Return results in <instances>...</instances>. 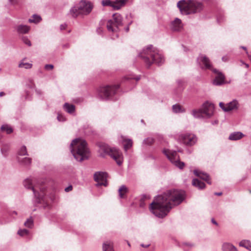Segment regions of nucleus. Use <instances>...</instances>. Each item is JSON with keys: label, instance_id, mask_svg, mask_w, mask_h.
<instances>
[{"label": "nucleus", "instance_id": "nucleus-46", "mask_svg": "<svg viewBox=\"0 0 251 251\" xmlns=\"http://www.w3.org/2000/svg\"><path fill=\"white\" fill-rule=\"evenodd\" d=\"M9 2L11 5H15L18 3V0H9Z\"/></svg>", "mask_w": 251, "mask_h": 251}, {"label": "nucleus", "instance_id": "nucleus-47", "mask_svg": "<svg viewBox=\"0 0 251 251\" xmlns=\"http://www.w3.org/2000/svg\"><path fill=\"white\" fill-rule=\"evenodd\" d=\"M67 26V25L65 23L61 24L60 26V29L61 30L65 29Z\"/></svg>", "mask_w": 251, "mask_h": 251}, {"label": "nucleus", "instance_id": "nucleus-53", "mask_svg": "<svg viewBox=\"0 0 251 251\" xmlns=\"http://www.w3.org/2000/svg\"><path fill=\"white\" fill-rule=\"evenodd\" d=\"M130 78H132L131 77ZM135 79L136 81H138L140 79V76H137L136 77L133 78Z\"/></svg>", "mask_w": 251, "mask_h": 251}, {"label": "nucleus", "instance_id": "nucleus-10", "mask_svg": "<svg viewBox=\"0 0 251 251\" xmlns=\"http://www.w3.org/2000/svg\"><path fill=\"white\" fill-rule=\"evenodd\" d=\"M178 141L188 146L194 145L197 141L196 136L190 133H183L179 135Z\"/></svg>", "mask_w": 251, "mask_h": 251}, {"label": "nucleus", "instance_id": "nucleus-52", "mask_svg": "<svg viewBox=\"0 0 251 251\" xmlns=\"http://www.w3.org/2000/svg\"><path fill=\"white\" fill-rule=\"evenodd\" d=\"M13 215H17V212L15 211H13L11 212V216H13Z\"/></svg>", "mask_w": 251, "mask_h": 251}, {"label": "nucleus", "instance_id": "nucleus-14", "mask_svg": "<svg viewBox=\"0 0 251 251\" xmlns=\"http://www.w3.org/2000/svg\"><path fill=\"white\" fill-rule=\"evenodd\" d=\"M107 174L105 172H98L95 173L94 175V178L95 181L97 182V185L106 186L107 185Z\"/></svg>", "mask_w": 251, "mask_h": 251}, {"label": "nucleus", "instance_id": "nucleus-3", "mask_svg": "<svg viewBox=\"0 0 251 251\" xmlns=\"http://www.w3.org/2000/svg\"><path fill=\"white\" fill-rule=\"evenodd\" d=\"M70 148L71 153L77 161L81 162L88 158L89 151L85 141L75 139L72 141Z\"/></svg>", "mask_w": 251, "mask_h": 251}, {"label": "nucleus", "instance_id": "nucleus-29", "mask_svg": "<svg viewBox=\"0 0 251 251\" xmlns=\"http://www.w3.org/2000/svg\"><path fill=\"white\" fill-rule=\"evenodd\" d=\"M123 141L124 142V147L125 150L126 151L129 148H130L132 146V141L131 139H124Z\"/></svg>", "mask_w": 251, "mask_h": 251}, {"label": "nucleus", "instance_id": "nucleus-37", "mask_svg": "<svg viewBox=\"0 0 251 251\" xmlns=\"http://www.w3.org/2000/svg\"><path fill=\"white\" fill-rule=\"evenodd\" d=\"M24 225L28 228H31L33 226V221L32 218H30L27 219L25 222Z\"/></svg>", "mask_w": 251, "mask_h": 251}, {"label": "nucleus", "instance_id": "nucleus-50", "mask_svg": "<svg viewBox=\"0 0 251 251\" xmlns=\"http://www.w3.org/2000/svg\"><path fill=\"white\" fill-rule=\"evenodd\" d=\"M211 222L212 223V224L216 225V226H218V223L214 219L212 218L211 219Z\"/></svg>", "mask_w": 251, "mask_h": 251}, {"label": "nucleus", "instance_id": "nucleus-43", "mask_svg": "<svg viewBox=\"0 0 251 251\" xmlns=\"http://www.w3.org/2000/svg\"><path fill=\"white\" fill-rule=\"evenodd\" d=\"M219 106L225 112V109H226V104H225L223 102H221L219 103Z\"/></svg>", "mask_w": 251, "mask_h": 251}, {"label": "nucleus", "instance_id": "nucleus-54", "mask_svg": "<svg viewBox=\"0 0 251 251\" xmlns=\"http://www.w3.org/2000/svg\"><path fill=\"white\" fill-rule=\"evenodd\" d=\"M36 92L38 95H41L42 94V92L39 90H36Z\"/></svg>", "mask_w": 251, "mask_h": 251}, {"label": "nucleus", "instance_id": "nucleus-36", "mask_svg": "<svg viewBox=\"0 0 251 251\" xmlns=\"http://www.w3.org/2000/svg\"><path fill=\"white\" fill-rule=\"evenodd\" d=\"M42 20L41 17H32L31 18L28 19V22L36 24L40 23Z\"/></svg>", "mask_w": 251, "mask_h": 251}, {"label": "nucleus", "instance_id": "nucleus-16", "mask_svg": "<svg viewBox=\"0 0 251 251\" xmlns=\"http://www.w3.org/2000/svg\"><path fill=\"white\" fill-rule=\"evenodd\" d=\"M183 25L180 19L176 18L172 23V29L173 31H178L182 28Z\"/></svg>", "mask_w": 251, "mask_h": 251}, {"label": "nucleus", "instance_id": "nucleus-56", "mask_svg": "<svg viewBox=\"0 0 251 251\" xmlns=\"http://www.w3.org/2000/svg\"><path fill=\"white\" fill-rule=\"evenodd\" d=\"M5 95V93L3 92H0V97H2Z\"/></svg>", "mask_w": 251, "mask_h": 251}, {"label": "nucleus", "instance_id": "nucleus-4", "mask_svg": "<svg viewBox=\"0 0 251 251\" xmlns=\"http://www.w3.org/2000/svg\"><path fill=\"white\" fill-rule=\"evenodd\" d=\"M177 7L182 15L196 14L203 9L202 2L195 0H181L177 3Z\"/></svg>", "mask_w": 251, "mask_h": 251}, {"label": "nucleus", "instance_id": "nucleus-49", "mask_svg": "<svg viewBox=\"0 0 251 251\" xmlns=\"http://www.w3.org/2000/svg\"><path fill=\"white\" fill-rule=\"evenodd\" d=\"M223 20V17H218L217 18V21L218 23L221 22V21Z\"/></svg>", "mask_w": 251, "mask_h": 251}, {"label": "nucleus", "instance_id": "nucleus-63", "mask_svg": "<svg viewBox=\"0 0 251 251\" xmlns=\"http://www.w3.org/2000/svg\"><path fill=\"white\" fill-rule=\"evenodd\" d=\"M222 60L224 61V60H225V58L223 57L222 58Z\"/></svg>", "mask_w": 251, "mask_h": 251}, {"label": "nucleus", "instance_id": "nucleus-15", "mask_svg": "<svg viewBox=\"0 0 251 251\" xmlns=\"http://www.w3.org/2000/svg\"><path fill=\"white\" fill-rule=\"evenodd\" d=\"M194 174L196 176L199 177L201 179L205 180L208 184H211V182L210 181L209 176L207 174L202 172L201 171H200L198 170H194Z\"/></svg>", "mask_w": 251, "mask_h": 251}, {"label": "nucleus", "instance_id": "nucleus-40", "mask_svg": "<svg viewBox=\"0 0 251 251\" xmlns=\"http://www.w3.org/2000/svg\"><path fill=\"white\" fill-rule=\"evenodd\" d=\"M154 142V139L152 138L149 137L145 139L143 141V143L150 145L153 143Z\"/></svg>", "mask_w": 251, "mask_h": 251}, {"label": "nucleus", "instance_id": "nucleus-17", "mask_svg": "<svg viewBox=\"0 0 251 251\" xmlns=\"http://www.w3.org/2000/svg\"><path fill=\"white\" fill-rule=\"evenodd\" d=\"M239 104L238 101L234 100L232 101L226 103V109L225 112H229L234 110H237L239 107Z\"/></svg>", "mask_w": 251, "mask_h": 251}, {"label": "nucleus", "instance_id": "nucleus-19", "mask_svg": "<svg viewBox=\"0 0 251 251\" xmlns=\"http://www.w3.org/2000/svg\"><path fill=\"white\" fill-rule=\"evenodd\" d=\"M244 134L239 131L231 133L228 137V139L232 141H236L241 139Z\"/></svg>", "mask_w": 251, "mask_h": 251}, {"label": "nucleus", "instance_id": "nucleus-11", "mask_svg": "<svg viewBox=\"0 0 251 251\" xmlns=\"http://www.w3.org/2000/svg\"><path fill=\"white\" fill-rule=\"evenodd\" d=\"M24 185L26 189H31L34 194V197L37 199V202H40V201L43 199V195L40 194L36 190V188L33 186L32 180L30 178H27L24 181Z\"/></svg>", "mask_w": 251, "mask_h": 251}, {"label": "nucleus", "instance_id": "nucleus-25", "mask_svg": "<svg viewBox=\"0 0 251 251\" xmlns=\"http://www.w3.org/2000/svg\"><path fill=\"white\" fill-rule=\"evenodd\" d=\"M192 185L200 189H203L205 186L204 183L197 178H194L193 179Z\"/></svg>", "mask_w": 251, "mask_h": 251}, {"label": "nucleus", "instance_id": "nucleus-2", "mask_svg": "<svg viewBox=\"0 0 251 251\" xmlns=\"http://www.w3.org/2000/svg\"><path fill=\"white\" fill-rule=\"evenodd\" d=\"M138 56L144 60L148 67L153 63L160 66L164 62V58L162 55L151 45L143 49V51L139 53Z\"/></svg>", "mask_w": 251, "mask_h": 251}, {"label": "nucleus", "instance_id": "nucleus-9", "mask_svg": "<svg viewBox=\"0 0 251 251\" xmlns=\"http://www.w3.org/2000/svg\"><path fill=\"white\" fill-rule=\"evenodd\" d=\"M163 152L176 167L180 169H182L184 168L185 163L179 160L176 151L164 149Z\"/></svg>", "mask_w": 251, "mask_h": 251}, {"label": "nucleus", "instance_id": "nucleus-23", "mask_svg": "<svg viewBox=\"0 0 251 251\" xmlns=\"http://www.w3.org/2000/svg\"><path fill=\"white\" fill-rule=\"evenodd\" d=\"M30 29V27L25 25H19L17 27V32L20 34L27 33Z\"/></svg>", "mask_w": 251, "mask_h": 251}, {"label": "nucleus", "instance_id": "nucleus-1", "mask_svg": "<svg viewBox=\"0 0 251 251\" xmlns=\"http://www.w3.org/2000/svg\"><path fill=\"white\" fill-rule=\"evenodd\" d=\"M185 199V193L182 190L172 189L158 195L150 204L151 212L158 218L166 216L174 206L180 204Z\"/></svg>", "mask_w": 251, "mask_h": 251}, {"label": "nucleus", "instance_id": "nucleus-7", "mask_svg": "<svg viewBox=\"0 0 251 251\" xmlns=\"http://www.w3.org/2000/svg\"><path fill=\"white\" fill-rule=\"evenodd\" d=\"M94 6V3L89 0H81L77 6H74L70 9V12L75 14L82 12L86 15H88L92 12Z\"/></svg>", "mask_w": 251, "mask_h": 251}, {"label": "nucleus", "instance_id": "nucleus-33", "mask_svg": "<svg viewBox=\"0 0 251 251\" xmlns=\"http://www.w3.org/2000/svg\"><path fill=\"white\" fill-rule=\"evenodd\" d=\"M24 61V59H23L22 61L20 63V64H19V67L24 68L26 69H30L32 67V64L29 63H25Z\"/></svg>", "mask_w": 251, "mask_h": 251}, {"label": "nucleus", "instance_id": "nucleus-35", "mask_svg": "<svg viewBox=\"0 0 251 251\" xmlns=\"http://www.w3.org/2000/svg\"><path fill=\"white\" fill-rule=\"evenodd\" d=\"M150 199V197L149 195H143L142 196V197L140 199V206L141 207H144L145 205H146L145 203L144 202V201L146 200Z\"/></svg>", "mask_w": 251, "mask_h": 251}, {"label": "nucleus", "instance_id": "nucleus-12", "mask_svg": "<svg viewBox=\"0 0 251 251\" xmlns=\"http://www.w3.org/2000/svg\"><path fill=\"white\" fill-rule=\"evenodd\" d=\"M201 108L205 118H209L213 116L214 110V106L213 103L206 101L203 103Z\"/></svg>", "mask_w": 251, "mask_h": 251}, {"label": "nucleus", "instance_id": "nucleus-51", "mask_svg": "<svg viewBox=\"0 0 251 251\" xmlns=\"http://www.w3.org/2000/svg\"><path fill=\"white\" fill-rule=\"evenodd\" d=\"M150 246V244H147V245H145L144 244H141V247H142L143 248H148Z\"/></svg>", "mask_w": 251, "mask_h": 251}, {"label": "nucleus", "instance_id": "nucleus-42", "mask_svg": "<svg viewBox=\"0 0 251 251\" xmlns=\"http://www.w3.org/2000/svg\"><path fill=\"white\" fill-rule=\"evenodd\" d=\"M53 65L52 64H46L45 66V69L47 70H51L53 69Z\"/></svg>", "mask_w": 251, "mask_h": 251}, {"label": "nucleus", "instance_id": "nucleus-8", "mask_svg": "<svg viewBox=\"0 0 251 251\" xmlns=\"http://www.w3.org/2000/svg\"><path fill=\"white\" fill-rule=\"evenodd\" d=\"M119 88V85L100 87L98 90L99 96L102 99L107 100L110 99L116 93Z\"/></svg>", "mask_w": 251, "mask_h": 251}, {"label": "nucleus", "instance_id": "nucleus-62", "mask_svg": "<svg viewBox=\"0 0 251 251\" xmlns=\"http://www.w3.org/2000/svg\"><path fill=\"white\" fill-rule=\"evenodd\" d=\"M177 151H178V152H181L182 151H181V150H177Z\"/></svg>", "mask_w": 251, "mask_h": 251}, {"label": "nucleus", "instance_id": "nucleus-60", "mask_svg": "<svg viewBox=\"0 0 251 251\" xmlns=\"http://www.w3.org/2000/svg\"><path fill=\"white\" fill-rule=\"evenodd\" d=\"M248 57L251 61V54H248Z\"/></svg>", "mask_w": 251, "mask_h": 251}, {"label": "nucleus", "instance_id": "nucleus-61", "mask_svg": "<svg viewBox=\"0 0 251 251\" xmlns=\"http://www.w3.org/2000/svg\"><path fill=\"white\" fill-rule=\"evenodd\" d=\"M241 48H242V49H243L244 50H247V48H246V47H241Z\"/></svg>", "mask_w": 251, "mask_h": 251}, {"label": "nucleus", "instance_id": "nucleus-44", "mask_svg": "<svg viewBox=\"0 0 251 251\" xmlns=\"http://www.w3.org/2000/svg\"><path fill=\"white\" fill-rule=\"evenodd\" d=\"M57 120L60 122H63L65 120V119L63 116L58 114L57 116Z\"/></svg>", "mask_w": 251, "mask_h": 251}, {"label": "nucleus", "instance_id": "nucleus-6", "mask_svg": "<svg viewBox=\"0 0 251 251\" xmlns=\"http://www.w3.org/2000/svg\"><path fill=\"white\" fill-rule=\"evenodd\" d=\"M98 146L99 147V152L101 157H104L105 155H109L116 161L118 165L122 164V161L120 160L122 153L118 149L111 148L102 143H98Z\"/></svg>", "mask_w": 251, "mask_h": 251}, {"label": "nucleus", "instance_id": "nucleus-34", "mask_svg": "<svg viewBox=\"0 0 251 251\" xmlns=\"http://www.w3.org/2000/svg\"><path fill=\"white\" fill-rule=\"evenodd\" d=\"M3 131H6L7 134H10L13 132L12 128L8 125H2L0 128Z\"/></svg>", "mask_w": 251, "mask_h": 251}, {"label": "nucleus", "instance_id": "nucleus-28", "mask_svg": "<svg viewBox=\"0 0 251 251\" xmlns=\"http://www.w3.org/2000/svg\"><path fill=\"white\" fill-rule=\"evenodd\" d=\"M172 110L174 113H183L185 112V109L183 108L180 105L176 104L173 105Z\"/></svg>", "mask_w": 251, "mask_h": 251}, {"label": "nucleus", "instance_id": "nucleus-39", "mask_svg": "<svg viewBox=\"0 0 251 251\" xmlns=\"http://www.w3.org/2000/svg\"><path fill=\"white\" fill-rule=\"evenodd\" d=\"M29 233V231L26 229H20L18 231V234L21 236H24L27 235Z\"/></svg>", "mask_w": 251, "mask_h": 251}, {"label": "nucleus", "instance_id": "nucleus-41", "mask_svg": "<svg viewBox=\"0 0 251 251\" xmlns=\"http://www.w3.org/2000/svg\"><path fill=\"white\" fill-rule=\"evenodd\" d=\"M22 40L24 43L28 45V46H31V44L29 40L26 37H23L22 38Z\"/></svg>", "mask_w": 251, "mask_h": 251}, {"label": "nucleus", "instance_id": "nucleus-13", "mask_svg": "<svg viewBox=\"0 0 251 251\" xmlns=\"http://www.w3.org/2000/svg\"><path fill=\"white\" fill-rule=\"evenodd\" d=\"M113 18L107 21L106 27L108 31L112 32L117 31L118 26L121 25L120 17H113Z\"/></svg>", "mask_w": 251, "mask_h": 251}, {"label": "nucleus", "instance_id": "nucleus-55", "mask_svg": "<svg viewBox=\"0 0 251 251\" xmlns=\"http://www.w3.org/2000/svg\"><path fill=\"white\" fill-rule=\"evenodd\" d=\"M215 195H217V196H221L222 193L221 192H219V193H215L214 194Z\"/></svg>", "mask_w": 251, "mask_h": 251}, {"label": "nucleus", "instance_id": "nucleus-26", "mask_svg": "<svg viewBox=\"0 0 251 251\" xmlns=\"http://www.w3.org/2000/svg\"><path fill=\"white\" fill-rule=\"evenodd\" d=\"M128 0H116L114 4V10H119L124 6Z\"/></svg>", "mask_w": 251, "mask_h": 251}, {"label": "nucleus", "instance_id": "nucleus-31", "mask_svg": "<svg viewBox=\"0 0 251 251\" xmlns=\"http://www.w3.org/2000/svg\"><path fill=\"white\" fill-rule=\"evenodd\" d=\"M115 1H112L110 0H102L101 1V4L103 6H109L112 7L114 10Z\"/></svg>", "mask_w": 251, "mask_h": 251}, {"label": "nucleus", "instance_id": "nucleus-5", "mask_svg": "<svg viewBox=\"0 0 251 251\" xmlns=\"http://www.w3.org/2000/svg\"><path fill=\"white\" fill-rule=\"evenodd\" d=\"M197 62L202 69L210 70L216 74L213 81L214 85L219 86L225 83V76L224 75L217 69L212 68L211 62L207 56L201 54L197 58Z\"/></svg>", "mask_w": 251, "mask_h": 251}, {"label": "nucleus", "instance_id": "nucleus-58", "mask_svg": "<svg viewBox=\"0 0 251 251\" xmlns=\"http://www.w3.org/2000/svg\"><path fill=\"white\" fill-rule=\"evenodd\" d=\"M243 63L245 65L246 67L247 68H248L249 67V65L248 64H246V63Z\"/></svg>", "mask_w": 251, "mask_h": 251}, {"label": "nucleus", "instance_id": "nucleus-22", "mask_svg": "<svg viewBox=\"0 0 251 251\" xmlns=\"http://www.w3.org/2000/svg\"><path fill=\"white\" fill-rule=\"evenodd\" d=\"M64 109L69 114H73L75 111V106L69 103H65L63 105Z\"/></svg>", "mask_w": 251, "mask_h": 251}, {"label": "nucleus", "instance_id": "nucleus-30", "mask_svg": "<svg viewBox=\"0 0 251 251\" xmlns=\"http://www.w3.org/2000/svg\"><path fill=\"white\" fill-rule=\"evenodd\" d=\"M9 146L8 144H3L1 148V153L3 156L6 157L8 154Z\"/></svg>", "mask_w": 251, "mask_h": 251}, {"label": "nucleus", "instance_id": "nucleus-45", "mask_svg": "<svg viewBox=\"0 0 251 251\" xmlns=\"http://www.w3.org/2000/svg\"><path fill=\"white\" fill-rule=\"evenodd\" d=\"M183 245L185 246H187L190 248H192L194 246V245L192 243L185 242L183 243Z\"/></svg>", "mask_w": 251, "mask_h": 251}, {"label": "nucleus", "instance_id": "nucleus-27", "mask_svg": "<svg viewBox=\"0 0 251 251\" xmlns=\"http://www.w3.org/2000/svg\"><path fill=\"white\" fill-rule=\"evenodd\" d=\"M127 188L124 185H122L118 190L119 195L120 198H124L125 195L127 193Z\"/></svg>", "mask_w": 251, "mask_h": 251}, {"label": "nucleus", "instance_id": "nucleus-21", "mask_svg": "<svg viewBox=\"0 0 251 251\" xmlns=\"http://www.w3.org/2000/svg\"><path fill=\"white\" fill-rule=\"evenodd\" d=\"M191 113L195 118L200 119L205 118L201 108L199 109H194L192 111Z\"/></svg>", "mask_w": 251, "mask_h": 251}, {"label": "nucleus", "instance_id": "nucleus-64", "mask_svg": "<svg viewBox=\"0 0 251 251\" xmlns=\"http://www.w3.org/2000/svg\"><path fill=\"white\" fill-rule=\"evenodd\" d=\"M222 60L224 61V60H225V58L223 57L222 58Z\"/></svg>", "mask_w": 251, "mask_h": 251}, {"label": "nucleus", "instance_id": "nucleus-20", "mask_svg": "<svg viewBox=\"0 0 251 251\" xmlns=\"http://www.w3.org/2000/svg\"><path fill=\"white\" fill-rule=\"evenodd\" d=\"M31 158L29 157H24V158H18V161L19 163L24 166L28 167L31 163Z\"/></svg>", "mask_w": 251, "mask_h": 251}, {"label": "nucleus", "instance_id": "nucleus-57", "mask_svg": "<svg viewBox=\"0 0 251 251\" xmlns=\"http://www.w3.org/2000/svg\"><path fill=\"white\" fill-rule=\"evenodd\" d=\"M102 31V30L100 28H99L98 29H97V32L99 33H100V32H101Z\"/></svg>", "mask_w": 251, "mask_h": 251}, {"label": "nucleus", "instance_id": "nucleus-59", "mask_svg": "<svg viewBox=\"0 0 251 251\" xmlns=\"http://www.w3.org/2000/svg\"><path fill=\"white\" fill-rule=\"evenodd\" d=\"M129 31V27L128 26L126 27V31L127 32Z\"/></svg>", "mask_w": 251, "mask_h": 251}, {"label": "nucleus", "instance_id": "nucleus-32", "mask_svg": "<svg viewBox=\"0 0 251 251\" xmlns=\"http://www.w3.org/2000/svg\"><path fill=\"white\" fill-rule=\"evenodd\" d=\"M239 246L246 249H249L251 247V243L249 240H243L239 243Z\"/></svg>", "mask_w": 251, "mask_h": 251}, {"label": "nucleus", "instance_id": "nucleus-38", "mask_svg": "<svg viewBox=\"0 0 251 251\" xmlns=\"http://www.w3.org/2000/svg\"><path fill=\"white\" fill-rule=\"evenodd\" d=\"M18 154L20 155H28L26 151V147L25 146H22L18 151Z\"/></svg>", "mask_w": 251, "mask_h": 251}, {"label": "nucleus", "instance_id": "nucleus-18", "mask_svg": "<svg viewBox=\"0 0 251 251\" xmlns=\"http://www.w3.org/2000/svg\"><path fill=\"white\" fill-rule=\"evenodd\" d=\"M222 249L223 251H238L237 248L234 246L227 242L223 244Z\"/></svg>", "mask_w": 251, "mask_h": 251}, {"label": "nucleus", "instance_id": "nucleus-48", "mask_svg": "<svg viewBox=\"0 0 251 251\" xmlns=\"http://www.w3.org/2000/svg\"><path fill=\"white\" fill-rule=\"evenodd\" d=\"M73 189V187L72 185H70L68 187H66L65 189V191L66 192H68L70 191H71Z\"/></svg>", "mask_w": 251, "mask_h": 251}, {"label": "nucleus", "instance_id": "nucleus-24", "mask_svg": "<svg viewBox=\"0 0 251 251\" xmlns=\"http://www.w3.org/2000/svg\"><path fill=\"white\" fill-rule=\"evenodd\" d=\"M103 251H114L113 243L110 241L104 242L102 245Z\"/></svg>", "mask_w": 251, "mask_h": 251}]
</instances>
